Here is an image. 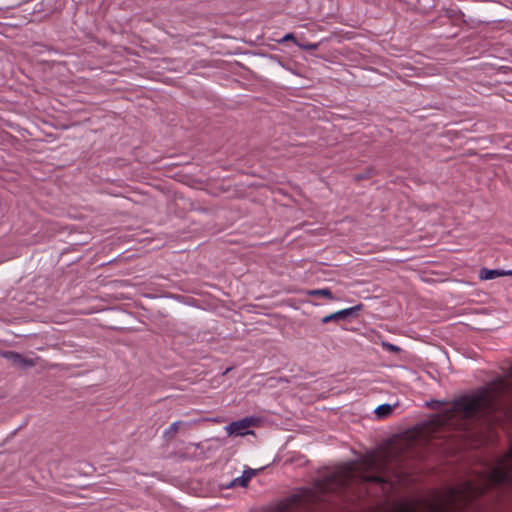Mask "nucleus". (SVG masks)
I'll use <instances>...</instances> for the list:
<instances>
[{
    "label": "nucleus",
    "instance_id": "f257e3e1",
    "mask_svg": "<svg viewBox=\"0 0 512 512\" xmlns=\"http://www.w3.org/2000/svg\"><path fill=\"white\" fill-rule=\"evenodd\" d=\"M487 416L489 424L497 423L501 417L512 420V366L504 378L455 400L441 414L432 416L425 432L436 433L444 426L462 428L468 419Z\"/></svg>",
    "mask_w": 512,
    "mask_h": 512
},
{
    "label": "nucleus",
    "instance_id": "f03ea898",
    "mask_svg": "<svg viewBox=\"0 0 512 512\" xmlns=\"http://www.w3.org/2000/svg\"><path fill=\"white\" fill-rule=\"evenodd\" d=\"M407 442L398 443L387 447L372 455L366 457L361 465L347 463L339 466L328 479V490H334L338 487L348 485L355 478H361L364 481L382 482L384 479L380 473L384 471L391 463L397 460L403 449L407 448Z\"/></svg>",
    "mask_w": 512,
    "mask_h": 512
},
{
    "label": "nucleus",
    "instance_id": "7ed1b4c3",
    "mask_svg": "<svg viewBox=\"0 0 512 512\" xmlns=\"http://www.w3.org/2000/svg\"><path fill=\"white\" fill-rule=\"evenodd\" d=\"M257 419L254 417H245L241 420L234 421L225 427L228 435L244 436L253 433L250 427L256 425Z\"/></svg>",
    "mask_w": 512,
    "mask_h": 512
},
{
    "label": "nucleus",
    "instance_id": "20e7f679",
    "mask_svg": "<svg viewBox=\"0 0 512 512\" xmlns=\"http://www.w3.org/2000/svg\"><path fill=\"white\" fill-rule=\"evenodd\" d=\"M4 357L7 358L14 366L20 368L33 367L36 365V360L33 358H28L19 354L17 352H6Z\"/></svg>",
    "mask_w": 512,
    "mask_h": 512
},
{
    "label": "nucleus",
    "instance_id": "39448f33",
    "mask_svg": "<svg viewBox=\"0 0 512 512\" xmlns=\"http://www.w3.org/2000/svg\"><path fill=\"white\" fill-rule=\"evenodd\" d=\"M360 309H361V305L342 309V310H339L337 312H334L332 314H329V315L323 317L321 321H322V323L326 324L330 321L344 320L347 317L354 314L355 312L359 311Z\"/></svg>",
    "mask_w": 512,
    "mask_h": 512
},
{
    "label": "nucleus",
    "instance_id": "423d86ee",
    "mask_svg": "<svg viewBox=\"0 0 512 512\" xmlns=\"http://www.w3.org/2000/svg\"><path fill=\"white\" fill-rule=\"evenodd\" d=\"M502 276H512V270L482 268L479 271L481 280H492Z\"/></svg>",
    "mask_w": 512,
    "mask_h": 512
},
{
    "label": "nucleus",
    "instance_id": "0eeeda50",
    "mask_svg": "<svg viewBox=\"0 0 512 512\" xmlns=\"http://www.w3.org/2000/svg\"><path fill=\"white\" fill-rule=\"evenodd\" d=\"M253 475L254 471L252 470L244 471L241 476L236 477L234 480L231 481L229 487H246Z\"/></svg>",
    "mask_w": 512,
    "mask_h": 512
},
{
    "label": "nucleus",
    "instance_id": "6e6552de",
    "mask_svg": "<svg viewBox=\"0 0 512 512\" xmlns=\"http://www.w3.org/2000/svg\"><path fill=\"white\" fill-rule=\"evenodd\" d=\"M306 295L324 297L330 301H334L336 299L331 290L328 288L308 290L306 291Z\"/></svg>",
    "mask_w": 512,
    "mask_h": 512
},
{
    "label": "nucleus",
    "instance_id": "1a4fd4ad",
    "mask_svg": "<svg viewBox=\"0 0 512 512\" xmlns=\"http://www.w3.org/2000/svg\"><path fill=\"white\" fill-rule=\"evenodd\" d=\"M183 425V422L181 421H175L173 422L165 431H164V436L165 437H173L177 432L178 430L180 429V427Z\"/></svg>",
    "mask_w": 512,
    "mask_h": 512
},
{
    "label": "nucleus",
    "instance_id": "9d476101",
    "mask_svg": "<svg viewBox=\"0 0 512 512\" xmlns=\"http://www.w3.org/2000/svg\"><path fill=\"white\" fill-rule=\"evenodd\" d=\"M392 410L393 407L391 405L382 404L375 409V413L378 417L382 418L388 416L392 412Z\"/></svg>",
    "mask_w": 512,
    "mask_h": 512
},
{
    "label": "nucleus",
    "instance_id": "9b49d317",
    "mask_svg": "<svg viewBox=\"0 0 512 512\" xmlns=\"http://www.w3.org/2000/svg\"><path fill=\"white\" fill-rule=\"evenodd\" d=\"M382 347L389 351V352H393V353H399L401 351V348L394 345V344H391V343H388V342H382Z\"/></svg>",
    "mask_w": 512,
    "mask_h": 512
},
{
    "label": "nucleus",
    "instance_id": "f8f14e48",
    "mask_svg": "<svg viewBox=\"0 0 512 512\" xmlns=\"http://www.w3.org/2000/svg\"><path fill=\"white\" fill-rule=\"evenodd\" d=\"M296 45L303 49V50H307V51H310V50H316L318 49V46L319 44L318 43H307V44H300V43H296Z\"/></svg>",
    "mask_w": 512,
    "mask_h": 512
},
{
    "label": "nucleus",
    "instance_id": "ddd939ff",
    "mask_svg": "<svg viewBox=\"0 0 512 512\" xmlns=\"http://www.w3.org/2000/svg\"><path fill=\"white\" fill-rule=\"evenodd\" d=\"M285 41H294L295 44L298 43L295 39V36L292 33L285 34L279 42H285Z\"/></svg>",
    "mask_w": 512,
    "mask_h": 512
}]
</instances>
